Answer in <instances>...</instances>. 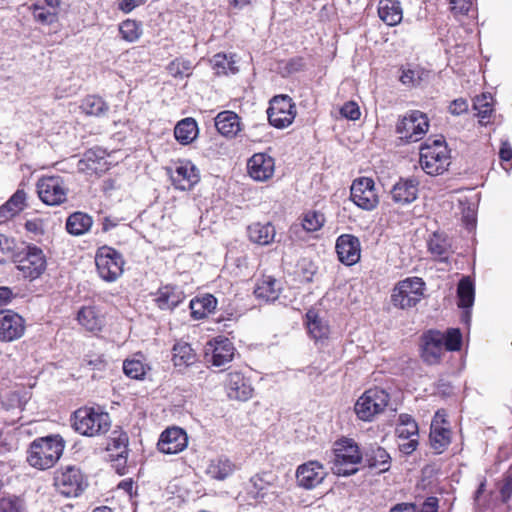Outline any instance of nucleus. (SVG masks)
Masks as SVG:
<instances>
[{"label":"nucleus","instance_id":"nucleus-60","mask_svg":"<svg viewBox=\"0 0 512 512\" xmlns=\"http://www.w3.org/2000/svg\"><path fill=\"white\" fill-rule=\"evenodd\" d=\"M501 497L504 502H506L512 495V477L509 476L505 479L501 489H500Z\"/></svg>","mask_w":512,"mask_h":512},{"label":"nucleus","instance_id":"nucleus-46","mask_svg":"<svg viewBox=\"0 0 512 512\" xmlns=\"http://www.w3.org/2000/svg\"><path fill=\"white\" fill-rule=\"evenodd\" d=\"M122 38L128 42H134L139 39L142 34L140 23L135 20H125L119 26Z\"/></svg>","mask_w":512,"mask_h":512},{"label":"nucleus","instance_id":"nucleus-1","mask_svg":"<svg viewBox=\"0 0 512 512\" xmlns=\"http://www.w3.org/2000/svg\"><path fill=\"white\" fill-rule=\"evenodd\" d=\"M463 337L460 329L448 328L446 331L428 330L420 337V355L428 365L441 362L446 351H460Z\"/></svg>","mask_w":512,"mask_h":512},{"label":"nucleus","instance_id":"nucleus-29","mask_svg":"<svg viewBox=\"0 0 512 512\" xmlns=\"http://www.w3.org/2000/svg\"><path fill=\"white\" fill-rule=\"evenodd\" d=\"M277 476L273 472H262L254 475L250 479L251 489L249 493L255 499H265L268 497V490L275 485Z\"/></svg>","mask_w":512,"mask_h":512},{"label":"nucleus","instance_id":"nucleus-23","mask_svg":"<svg viewBox=\"0 0 512 512\" xmlns=\"http://www.w3.org/2000/svg\"><path fill=\"white\" fill-rule=\"evenodd\" d=\"M282 289L281 280L271 275H263L256 283L254 295L261 301L273 302L279 298Z\"/></svg>","mask_w":512,"mask_h":512},{"label":"nucleus","instance_id":"nucleus-42","mask_svg":"<svg viewBox=\"0 0 512 512\" xmlns=\"http://www.w3.org/2000/svg\"><path fill=\"white\" fill-rule=\"evenodd\" d=\"M430 443L437 453H441L450 443V431L446 428L432 424L430 431Z\"/></svg>","mask_w":512,"mask_h":512},{"label":"nucleus","instance_id":"nucleus-13","mask_svg":"<svg viewBox=\"0 0 512 512\" xmlns=\"http://www.w3.org/2000/svg\"><path fill=\"white\" fill-rule=\"evenodd\" d=\"M429 121L426 114L414 110L407 113L396 126L401 139L408 142H417L427 133Z\"/></svg>","mask_w":512,"mask_h":512},{"label":"nucleus","instance_id":"nucleus-30","mask_svg":"<svg viewBox=\"0 0 512 512\" xmlns=\"http://www.w3.org/2000/svg\"><path fill=\"white\" fill-rule=\"evenodd\" d=\"M184 298L185 295L181 289L166 285L159 289L155 301L160 309L171 310L181 303Z\"/></svg>","mask_w":512,"mask_h":512},{"label":"nucleus","instance_id":"nucleus-15","mask_svg":"<svg viewBox=\"0 0 512 512\" xmlns=\"http://www.w3.org/2000/svg\"><path fill=\"white\" fill-rule=\"evenodd\" d=\"M54 485L66 497L78 496L85 487L81 471L73 466H67L65 469L57 471L54 477Z\"/></svg>","mask_w":512,"mask_h":512},{"label":"nucleus","instance_id":"nucleus-51","mask_svg":"<svg viewBox=\"0 0 512 512\" xmlns=\"http://www.w3.org/2000/svg\"><path fill=\"white\" fill-rule=\"evenodd\" d=\"M424 72L420 69L414 68V69H405L402 71V74L400 76V81L404 85L408 86H416L420 84V82L423 79Z\"/></svg>","mask_w":512,"mask_h":512},{"label":"nucleus","instance_id":"nucleus-16","mask_svg":"<svg viewBox=\"0 0 512 512\" xmlns=\"http://www.w3.org/2000/svg\"><path fill=\"white\" fill-rule=\"evenodd\" d=\"M170 179L176 189L186 191L199 182V172L190 161H179L169 170Z\"/></svg>","mask_w":512,"mask_h":512},{"label":"nucleus","instance_id":"nucleus-11","mask_svg":"<svg viewBox=\"0 0 512 512\" xmlns=\"http://www.w3.org/2000/svg\"><path fill=\"white\" fill-rule=\"evenodd\" d=\"M95 264L100 277L107 282L115 281L123 273L122 256L115 249L107 246L98 249Z\"/></svg>","mask_w":512,"mask_h":512},{"label":"nucleus","instance_id":"nucleus-14","mask_svg":"<svg viewBox=\"0 0 512 512\" xmlns=\"http://www.w3.org/2000/svg\"><path fill=\"white\" fill-rule=\"evenodd\" d=\"M235 355L233 343L225 337L218 336L209 340L204 348V358L214 367H222L230 363Z\"/></svg>","mask_w":512,"mask_h":512},{"label":"nucleus","instance_id":"nucleus-59","mask_svg":"<svg viewBox=\"0 0 512 512\" xmlns=\"http://www.w3.org/2000/svg\"><path fill=\"white\" fill-rule=\"evenodd\" d=\"M416 512H438V499L436 497H428L420 511Z\"/></svg>","mask_w":512,"mask_h":512},{"label":"nucleus","instance_id":"nucleus-20","mask_svg":"<svg viewBox=\"0 0 512 512\" xmlns=\"http://www.w3.org/2000/svg\"><path fill=\"white\" fill-rule=\"evenodd\" d=\"M248 173L255 181L269 180L275 171L274 159L264 153L254 154L247 163Z\"/></svg>","mask_w":512,"mask_h":512},{"label":"nucleus","instance_id":"nucleus-57","mask_svg":"<svg viewBox=\"0 0 512 512\" xmlns=\"http://www.w3.org/2000/svg\"><path fill=\"white\" fill-rule=\"evenodd\" d=\"M399 450L406 454V455H410L411 453H413L417 446H418V439L417 437H412V438H409L407 440H404V442L402 443H399Z\"/></svg>","mask_w":512,"mask_h":512},{"label":"nucleus","instance_id":"nucleus-24","mask_svg":"<svg viewBox=\"0 0 512 512\" xmlns=\"http://www.w3.org/2000/svg\"><path fill=\"white\" fill-rule=\"evenodd\" d=\"M60 3V0H33L31 10L34 19L45 25L56 22Z\"/></svg>","mask_w":512,"mask_h":512},{"label":"nucleus","instance_id":"nucleus-62","mask_svg":"<svg viewBox=\"0 0 512 512\" xmlns=\"http://www.w3.org/2000/svg\"><path fill=\"white\" fill-rule=\"evenodd\" d=\"M13 241L0 234V255H5L12 250Z\"/></svg>","mask_w":512,"mask_h":512},{"label":"nucleus","instance_id":"nucleus-31","mask_svg":"<svg viewBox=\"0 0 512 512\" xmlns=\"http://www.w3.org/2000/svg\"><path fill=\"white\" fill-rule=\"evenodd\" d=\"M378 14L380 19L389 26L399 24L403 18V10L398 0H380Z\"/></svg>","mask_w":512,"mask_h":512},{"label":"nucleus","instance_id":"nucleus-9","mask_svg":"<svg viewBox=\"0 0 512 512\" xmlns=\"http://www.w3.org/2000/svg\"><path fill=\"white\" fill-rule=\"evenodd\" d=\"M40 200L49 206L61 205L67 200L69 188L61 176H43L36 183Z\"/></svg>","mask_w":512,"mask_h":512},{"label":"nucleus","instance_id":"nucleus-12","mask_svg":"<svg viewBox=\"0 0 512 512\" xmlns=\"http://www.w3.org/2000/svg\"><path fill=\"white\" fill-rule=\"evenodd\" d=\"M350 198L359 208L372 211L379 204V195L375 182L369 177L356 178L350 188Z\"/></svg>","mask_w":512,"mask_h":512},{"label":"nucleus","instance_id":"nucleus-4","mask_svg":"<svg viewBox=\"0 0 512 512\" xmlns=\"http://www.w3.org/2000/svg\"><path fill=\"white\" fill-rule=\"evenodd\" d=\"M419 163L421 168L429 175L443 174L450 165V154L445 140L428 139L420 149Z\"/></svg>","mask_w":512,"mask_h":512},{"label":"nucleus","instance_id":"nucleus-36","mask_svg":"<svg viewBox=\"0 0 512 512\" xmlns=\"http://www.w3.org/2000/svg\"><path fill=\"white\" fill-rule=\"evenodd\" d=\"M458 305L464 309V317L470 318V308L474 303L475 289L472 280L464 277L460 280L457 288Z\"/></svg>","mask_w":512,"mask_h":512},{"label":"nucleus","instance_id":"nucleus-58","mask_svg":"<svg viewBox=\"0 0 512 512\" xmlns=\"http://www.w3.org/2000/svg\"><path fill=\"white\" fill-rule=\"evenodd\" d=\"M449 110L453 115H460L468 110V103L465 99H456L450 104Z\"/></svg>","mask_w":512,"mask_h":512},{"label":"nucleus","instance_id":"nucleus-21","mask_svg":"<svg viewBox=\"0 0 512 512\" xmlns=\"http://www.w3.org/2000/svg\"><path fill=\"white\" fill-rule=\"evenodd\" d=\"M226 388L228 397L239 401H247L253 393L251 384L239 371L228 373Z\"/></svg>","mask_w":512,"mask_h":512},{"label":"nucleus","instance_id":"nucleus-10","mask_svg":"<svg viewBox=\"0 0 512 512\" xmlns=\"http://www.w3.org/2000/svg\"><path fill=\"white\" fill-rule=\"evenodd\" d=\"M296 105L288 95H276L269 102L267 115L269 123L275 128H286L296 117Z\"/></svg>","mask_w":512,"mask_h":512},{"label":"nucleus","instance_id":"nucleus-3","mask_svg":"<svg viewBox=\"0 0 512 512\" xmlns=\"http://www.w3.org/2000/svg\"><path fill=\"white\" fill-rule=\"evenodd\" d=\"M64 442L59 435H50L35 439L27 456L29 464L38 469L51 468L61 457Z\"/></svg>","mask_w":512,"mask_h":512},{"label":"nucleus","instance_id":"nucleus-8","mask_svg":"<svg viewBox=\"0 0 512 512\" xmlns=\"http://www.w3.org/2000/svg\"><path fill=\"white\" fill-rule=\"evenodd\" d=\"M425 282L419 277L400 281L391 295L392 302L401 309L414 307L424 296Z\"/></svg>","mask_w":512,"mask_h":512},{"label":"nucleus","instance_id":"nucleus-39","mask_svg":"<svg viewBox=\"0 0 512 512\" xmlns=\"http://www.w3.org/2000/svg\"><path fill=\"white\" fill-rule=\"evenodd\" d=\"M234 468V464L228 458L219 457L210 462L206 472L213 479L224 480L233 473Z\"/></svg>","mask_w":512,"mask_h":512},{"label":"nucleus","instance_id":"nucleus-25","mask_svg":"<svg viewBox=\"0 0 512 512\" xmlns=\"http://www.w3.org/2000/svg\"><path fill=\"white\" fill-rule=\"evenodd\" d=\"M363 461H365L369 468L378 470L382 473L389 470L391 457L383 447L375 443L364 449Z\"/></svg>","mask_w":512,"mask_h":512},{"label":"nucleus","instance_id":"nucleus-5","mask_svg":"<svg viewBox=\"0 0 512 512\" xmlns=\"http://www.w3.org/2000/svg\"><path fill=\"white\" fill-rule=\"evenodd\" d=\"M111 427V419L107 412L99 409L83 407L74 412L73 428L79 434L94 437L105 434Z\"/></svg>","mask_w":512,"mask_h":512},{"label":"nucleus","instance_id":"nucleus-52","mask_svg":"<svg viewBox=\"0 0 512 512\" xmlns=\"http://www.w3.org/2000/svg\"><path fill=\"white\" fill-rule=\"evenodd\" d=\"M190 62L185 60L176 59L172 61L169 66L168 70L170 74L174 77H184L189 76L190 74Z\"/></svg>","mask_w":512,"mask_h":512},{"label":"nucleus","instance_id":"nucleus-53","mask_svg":"<svg viewBox=\"0 0 512 512\" xmlns=\"http://www.w3.org/2000/svg\"><path fill=\"white\" fill-rule=\"evenodd\" d=\"M429 250L437 255V256H444L448 249V244L445 239H442L439 235L434 234L428 243Z\"/></svg>","mask_w":512,"mask_h":512},{"label":"nucleus","instance_id":"nucleus-6","mask_svg":"<svg viewBox=\"0 0 512 512\" xmlns=\"http://www.w3.org/2000/svg\"><path fill=\"white\" fill-rule=\"evenodd\" d=\"M389 402L388 393L380 388H371L365 391L356 401L354 411L357 417L365 422H371L382 413Z\"/></svg>","mask_w":512,"mask_h":512},{"label":"nucleus","instance_id":"nucleus-41","mask_svg":"<svg viewBox=\"0 0 512 512\" xmlns=\"http://www.w3.org/2000/svg\"><path fill=\"white\" fill-rule=\"evenodd\" d=\"M396 434L402 440L418 436V424L409 414H400Z\"/></svg>","mask_w":512,"mask_h":512},{"label":"nucleus","instance_id":"nucleus-48","mask_svg":"<svg viewBox=\"0 0 512 512\" xmlns=\"http://www.w3.org/2000/svg\"><path fill=\"white\" fill-rule=\"evenodd\" d=\"M123 371L132 379H142L146 374V365L140 359H126L123 363Z\"/></svg>","mask_w":512,"mask_h":512},{"label":"nucleus","instance_id":"nucleus-50","mask_svg":"<svg viewBox=\"0 0 512 512\" xmlns=\"http://www.w3.org/2000/svg\"><path fill=\"white\" fill-rule=\"evenodd\" d=\"M309 336L315 341L326 338L329 334L327 322H304Z\"/></svg>","mask_w":512,"mask_h":512},{"label":"nucleus","instance_id":"nucleus-17","mask_svg":"<svg viewBox=\"0 0 512 512\" xmlns=\"http://www.w3.org/2000/svg\"><path fill=\"white\" fill-rule=\"evenodd\" d=\"M327 472L324 466L318 461H308L298 466L296 470V479L300 487L311 490L320 485Z\"/></svg>","mask_w":512,"mask_h":512},{"label":"nucleus","instance_id":"nucleus-63","mask_svg":"<svg viewBox=\"0 0 512 512\" xmlns=\"http://www.w3.org/2000/svg\"><path fill=\"white\" fill-rule=\"evenodd\" d=\"M94 318V311L90 307H84L78 311L77 320H92Z\"/></svg>","mask_w":512,"mask_h":512},{"label":"nucleus","instance_id":"nucleus-45","mask_svg":"<svg viewBox=\"0 0 512 512\" xmlns=\"http://www.w3.org/2000/svg\"><path fill=\"white\" fill-rule=\"evenodd\" d=\"M89 150L85 153L84 159L80 161L81 169H88L93 172H98L103 170V166L106 164V161H104L103 165L101 164V161L104 160V151L99 150Z\"/></svg>","mask_w":512,"mask_h":512},{"label":"nucleus","instance_id":"nucleus-22","mask_svg":"<svg viewBox=\"0 0 512 512\" xmlns=\"http://www.w3.org/2000/svg\"><path fill=\"white\" fill-rule=\"evenodd\" d=\"M129 437L125 431L117 427L107 440L106 450L111 452L110 457L115 458L120 465H125L128 457Z\"/></svg>","mask_w":512,"mask_h":512},{"label":"nucleus","instance_id":"nucleus-35","mask_svg":"<svg viewBox=\"0 0 512 512\" xmlns=\"http://www.w3.org/2000/svg\"><path fill=\"white\" fill-rule=\"evenodd\" d=\"M275 227L271 223H253L248 227L249 239L259 245H269L274 241Z\"/></svg>","mask_w":512,"mask_h":512},{"label":"nucleus","instance_id":"nucleus-28","mask_svg":"<svg viewBox=\"0 0 512 512\" xmlns=\"http://www.w3.org/2000/svg\"><path fill=\"white\" fill-rule=\"evenodd\" d=\"M217 304V299L212 294L197 296L189 304L191 315L196 319L207 318L215 312Z\"/></svg>","mask_w":512,"mask_h":512},{"label":"nucleus","instance_id":"nucleus-47","mask_svg":"<svg viewBox=\"0 0 512 512\" xmlns=\"http://www.w3.org/2000/svg\"><path fill=\"white\" fill-rule=\"evenodd\" d=\"M325 223V217L318 211H308L302 219V227L307 232H315L321 229Z\"/></svg>","mask_w":512,"mask_h":512},{"label":"nucleus","instance_id":"nucleus-7","mask_svg":"<svg viewBox=\"0 0 512 512\" xmlns=\"http://www.w3.org/2000/svg\"><path fill=\"white\" fill-rule=\"evenodd\" d=\"M14 262L22 275L30 280L39 278L47 267L46 256L42 249L35 245L26 246L15 256Z\"/></svg>","mask_w":512,"mask_h":512},{"label":"nucleus","instance_id":"nucleus-40","mask_svg":"<svg viewBox=\"0 0 512 512\" xmlns=\"http://www.w3.org/2000/svg\"><path fill=\"white\" fill-rule=\"evenodd\" d=\"M80 109L88 116L99 117L108 112L109 106L100 96L88 95L82 100Z\"/></svg>","mask_w":512,"mask_h":512},{"label":"nucleus","instance_id":"nucleus-34","mask_svg":"<svg viewBox=\"0 0 512 512\" xmlns=\"http://www.w3.org/2000/svg\"><path fill=\"white\" fill-rule=\"evenodd\" d=\"M29 398V393L24 390L6 391L1 396V405L6 411L19 414Z\"/></svg>","mask_w":512,"mask_h":512},{"label":"nucleus","instance_id":"nucleus-38","mask_svg":"<svg viewBox=\"0 0 512 512\" xmlns=\"http://www.w3.org/2000/svg\"><path fill=\"white\" fill-rule=\"evenodd\" d=\"M92 218L85 213L75 212L70 215L66 222V229L72 235H82L92 226Z\"/></svg>","mask_w":512,"mask_h":512},{"label":"nucleus","instance_id":"nucleus-32","mask_svg":"<svg viewBox=\"0 0 512 512\" xmlns=\"http://www.w3.org/2000/svg\"><path fill=\"white\" fill-rule=\"evenodd\" d=\"M172 361L180 371L197 362V354L191 345L186 342H177L173 346Z\"/></svg>","mask_w":512,"mask_h":512},{"label":"nucleus","instance_id":"nucleus-33","mask_svg":"<svg viewBox=\"0 0 512 512\" xmlns=\"http://www.w3.org/2000/svg\"><path fill=\"white\" fill-rule=\"evenodd\" d=\"M27 193L23 189H17L16 192L0 207V218L10 219L27 206Z\"/></svg>","mask_w":512,"mask_h":512},{"label":"nucleus","instance_id":"nucleus-37","mask_svg":"<svg viewBox=\"0 0 512 512\" xmlns=\"http://www.w3.org/2000/svg\"><path fill=\"white\" fill-rule=\"evenodd\" d=\"M174 135L183 145L193 142L198 135V125L193 118H185L179 121L174 128Z\"/></svg>","mask_w":512,"mask_h":512},{"label":"nucleus","instance_id":"nucleus-19","mask_svg":"<svg viewBox=\"0 0 512 512\" xmlns=\"http://www.w3.org/2000/svg\"><path fill=\"white\" fill-rule=\"evenodd\" d=\"M336 252L343 264L347 266L356 264L361 256L359 239L350 234L339 236L336 241Z\"/></svg>","mask_w":512,"mask_h":512},{"label":"nucleus","instance_id":"nucleus-43","mask_svg":"<svg viewBox=\"0 0 512 512\" xmlns=\"http://www.w3.org/2000/svg\"><path fill=\"white\" fill-rule=\"evenodd\" d=\"M24 331L23 322H0V341H14L20 338Z\"/></svg>","mask_w":512,"mask_h":512},{"label":"nucleus","instance_id":"nucleus-26","mask_svg":"<svg viewBox=\"0 0 512 512\" xmlns=\"http://www.w3.org/2000/svg\"><path fill=\"white\" fill-rule=\"evenodd\" d=\"M390 194L396 204H410L417 198L418 181L415 179H400L394 184Z\"/></svg>","mask_w":512,"mask_h":512},{"label":"nucleus","instance_id":"nucleus-64","mask_svg":"<svg viewBox=\"0 0 512 512\" xmlns=\"http://www.w3.org/2000/svg\"><path fill=\"white\" fill-rule=\"evenodd\" d=\"M389 512H416V506L409 503H401L390 509Z\"/></svg>","mask_w":512,"mask_h":512},{"label":"nucleus","instance_id":"nucleus-2","mask_svg":"<svg viewBox=\"0 0 512 512\" xmlns=\"http://www.w3.org/2000/svg\"><path fill=\"white\" fill-rule=\"evenodd\" d=\"M331 470L337 476H351L358 472V465L363 461V452L358 443L347 437H342L333 444Z\"/></svg>","mask_w":512,"mask_h":512},{"label":"nucleus","instance_id":"nucleus-27","mask_svg":"<svg viewBox=\"0 0 512 512\" xmlns=\"http://www.w3.org/2000/svg\"><path fill=\"white\" fill-rule=\"evenodd\" d=\"M217 131L225 137H235L241 131L240 117L233 111H222L215 117Z\"/></svg>","mask_w":512,"mask_h":512},{"label":"nucleus","instance_id":"nucleus-56","mask_svg":"<svg viewBox=\"0 0 512 512\" xmlns=\"http://www.w3.org/2000/svg\"><path fill=\"white\" fill-rule=\"evenodd\" d=\"M25 229L27 232L33 234L34 236H40L44 234V220L41 218H32L28 219L25 222Z\"/></svg>","mask_w":512,"mask_h":512},{"label":"nucleus","instance_id":"nucleus-18","mask_svg":"<svg viewBox=\"0 0 512 512\" xmlns=\"http://www.w3.org/2000/svg\"><path fill=\"white\" fill-rule=\"evenodd\" d=\"M188 444L186 432L179 427L167 428L160 435L157 448L164 454H177L182 452Z\"/></svg>","mask_w":512,"mask_h":512},{"label":"nucleus","instance_id":"nucleus-44","mask_svg":"<svg viewBox=\"0 0 512 512\" xmlns=\"http://www.w3.org/2000/svg\"><path fill=\"white\" fill-rule=\"evenodd\" d=\"M211 63L218 75L235 74L238 71L233 56L228 57L225 54H216L212 58Z\"/></svg>","mask_w":512,"mask_h":512},{"label":"nucleus","instance_id":"nucleus-61","mask_svg":"<svg viewBox=\"0 0 512 512\" xmlns=\"http://www.w3.org/2000/svg\"><path fill=\"white\" fill-rule=\"evenodd\" d=\"M499 156L502 161H511L512 160V148L508 142H502Z\"/></svg>","mask_w":512,"mask_h":512},{"label":"nucleus","instance_id":"nucleus-55","mask_svg":"<svg viewBox=\"0 0 512 512\" xmlns=\"http://www.w3.org/2000/svg\"><path fill=\"white\" fill-rule=\"evenodd\" d=\"M340 112L343 117L349 120H358L361 115L358 104L353 101L345 103Z\"/></svg>","mask_w":512,"mask_h":512},{"label":"nucleus","instance_id":"nucleus-54","mask_svg":"<svg viewBox=\"0 0 512 512\" xmlns=\"http://www.w3.org/2000/svg\"><path fill=\"white\" fill-rule=\"evenodd\" d=\"M451 12L455 15H466L472 6V0H447Z\"/></svg>","mask_w":512,"mask_h":512},{"label":"nucleus","instance_id":"nucleus-49","mask_svg":"<svg viewBox=\"0 0 512 512\" xmlns=\"http://www.w3.org/2000/svg\"><path fill=\"white\" fill-rule=\"evenodd\" d=\"M474 109L477 111V115L486 119L492 112L493 99L490 94H482L477 96L474 100Z\"/></svg>","mask_w":512,"mask_h":512}]
</instances>
